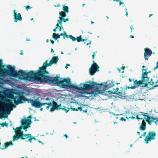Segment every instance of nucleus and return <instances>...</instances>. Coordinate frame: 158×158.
Returning <instances> with one entry per match:
<instances>
[{"label":"nucleus","mask_w":158,"mask_h":158,"mask_svg":"<svg viewBox=\"0 0 158 158\" xmlns=\"http://www.w3.org/2000/svg\"><path fill=\"white\" fill-rule=\"evenodd\" d=\"M0 73L2 76H9L14 77H18L19 78L25 80L34 81L36 82L45 83L42 74L39 70L34 71H31L27 73L25 71L20 70L18 72L15 70V67L10 65L7 66V69H3Z\"/></svg>","instance_id":"1"},{"label":"nucleus","mask_w":158,"mask_h":158,"mask_svg":"<svg viewBox=\"0 0 158 158\" xmlns=\"http://www.w3.org/2000/svg\"><path fill=\"white\" fill-rule=\"evenodd\" d=\"M58 60V56H53L49 61V63H48L47 60L43 64L42 66L40 67L39 69L40 73L42 74L45 83L56 84L58 86L60 87L62 84V82L64 81V78L61 80L58 79L59 77L57 75H56V77H53L46 75L49 74L48 72L46 71V67L51 66L53 64H56Z\"/></svg>","instance_id":"2"},{"label":"nucleus","mask_w":158,"mask_h":158,"mask_svg":"<svg viewBox=\"0 0 158 158\" xmlns=\"http://www.w3.org/2000/svg\"><path fill=\"white\" fill-rule=\"evenodd\" d=\"M62 82V84L60 86L61 88L67 89L70 88L80 90H89L94 88L97 89L98 85H100L95 82L89 81L88 82V84H83V87H78L72 84L70 79L69 78H64V81Z\"/></svg>","instance_id":"3"},{"label":"nucleus","mask_w":158,"mask_h":158,"mask_svg":"<svg viewBox=\"0 0 158 158\" xmlns=\"http://www.w3.org/2000/svg\"><path fill=\"white\" fill-rule=\"evenodd\" d=\"M25 93L23 92H21L20 94H19L18 99L17 100H14V103L16 105H17L19 104H21L23 103L25 101H27L28 103L30 100V99L27 98L24 96L23 95Z\"/></svg>","instance_id":"4"},{"label":"nucleus","mask_w":158,"mask_h":158,"mask_svg":"<svg viewBox=\"0 0 158 158\" xmlns=\"http://www.w3.org/2000/svg\"><path fill=\"white\" fill-rule=\"evenodd\" d=\"M145 72L142 73L141 81L144 85L145 87H147L148 84H149L150 78L147 76L148 72H147V69H144Z\"/></svg>","instance_id":"5"},{"label":"nucleus","mask_w":158,"mask_h":158,"mask_svg":"<svg viewBox=\"0 0 158 158\" xmlns=\"http://www.w3.org/2000/svg\"><path fill=\"white\" fill-rule=\"evenodd\" d=\"M27 118L28 119L26 118L23 119L21 121L22 127L24 130L26 129V131H27L26 129L27 128L30 127V125L31 123V119H32L31 116L29 115L27 117Z\"/></svg>","instance_id":"6"},{"label":"nucleus","mask_w":158,"mask_h":158,"mask_svg":"<svg viewBox=\"0 0 158 158\" xmlns=\"http://www.w3.org/2000/svg\"><path fill=\"white\" fill-rule=\"evenodd\" d=\"M29 103L31 104V105L35 108H39L44 105H45L46 103L40 102L37 98L36 99H30Z\"/></svg>","instance_id":"7"},{"label":"nucleus","mask_w":158,"mask_h":158,"mask_svg":"<svg viewBox=\"0 0 158 158\" xmlns=\"http://www.w3.org/2000/svg\"><path fill=\"white\" fill-rule=\"evenodd\" d=\"M93 63L92 64L91 67L89 69V74L91 75H94L96 72L99 71V67L94 61H93Z\"/></svg>","instance_id":"8"},{"label":"nucleus","mask_w":158,"mask_h":158,"mask_svg":"<svg viewBox=\"0 0 158 158\" xmlns=\"http://www.w3.org/2000/svg\"><path fill=\"white\" fill-rule=\"evenodd\" d=\"M156 134L154 131H150L148 134L147 135L144 139V141L147 143H148L149 141L154 140L155 138Z\"/></svg>","instance_id":"9"},{"label":"nucleus","mask_w":158,"mask_h":158,"mask_svg":"<svg viewBox=\"0 0 158 158\" xmlns=\"http://www.w3.org/2000/svg\"><path fill=\"white\" fill-rule=\"evenodd\" d=\"M21 134L22 135L21 139L24 140L29 138L28 140L30 143L32 142V140L33 139L34 140H36L35 137L31 136V134H24L23 131H21Z\"/></svg>","instance_id":"10"},{"label":"nucleus","mask_w":158,"mask_h":158,"mask_svg":"<svg viewBox=\"0 0 158 158\" xmlns=\"http://www.w3.org/2000/svg\"><path fill=\"white\" fill-rule=\"evenodd\" d=\"M14 22H17L18 21H21L22 20V19L21 17V14L19 13L17 14L16 10H14Z\"/></svg>","instance_id":"11"},{"label":"nucleus","mask_w":158,"mask_h":158,"mask_svg":"<svg viewBox=\"0 0 158 158\" xmlns=\"http://www.w3.org/2000/svg\"><path fill=\"white\" fill-rule=\"evenodd\" d=\"M144 57L145 60H148V58L151 56L152 52L151 50L148 48L144 49Z\"/></svg>","instance_id":"12"},{"label":"nucleus","mask_w":158,"mask_h":158,"mask_svg":"<svg viewBox=\"0 0 158 158\" xmlns=\"http://www.w3.org/2000/svg\"><path fill=\"white\" fill-rule=\"evenodd\" d=\"M52 107L51 108L50 111L52 112L54 111V110H60V107L61 106V104H60L59 105H58L57 103L55 101H52Z\"/></svg>","instance_id":"13"},{"label":"nucleus","mask_w":158,"mask_h":158,"mask_svg":"<svg viewBox=\"0 0 158 158\" xmlns=\"http://www.w3.org/2000/svg\"><path fill=\"white\" fill-rule=\"evenodd\" d=\"M134 84L132 86L131 88L135 89L138 87L140 85L143 84L142 81L141 80L138 81L137 80H135L133 81Z\"/></svg>","instance_id":"14"},{"label":"nucleus","mask_w":158,"mask_h":158,"mask_svg":"<svg viewBox=\"0 0 158 158\" xmlns=\"http://www.w3.org/2000/svg\"><path fill=\"white\" fill-rule=\"evenodd\" d=\"M6 104H3L2 105L5 107H6V106H8V107L10 109V108H12L14 106V104L11 101V100L10 99H7L6 101Z\"/></svg>","instance_id":"15"},{"label":"nucleus","mask_w":158,"mask_h":158,"mask_svg":"<svg viewBox=\"0 0 158 158\" xmlns=\"http://www.w3.org/2000/svg\"><path fill=\"white\" fill-rule=\"evenodd\" d=\"M97 91H93L91 92L88 91H84L83 92L81 93V94L82 95L81 96L82 97H84L83 95L84 94H91V96H94L95 95H96L98 94L97 93H96Z\"/></svg>","instance_id":"16"},{"label":"nucleus","mask_w":158,"mask_h":158,"mask_svg":"<svg viewBox=\"0 0 158 158\" xmlns=\"http://www.w3.org/2000/svg\"><path fill=\"white\" fill-rule=\"evenodd\" d=\"M16 134L13 137V140L12 141H15L16 140H18L19 138L21 139V131H20V132L19 134L17 133L16 132Z\"/></svg>","instance_id":"17"},{"label":"nucleus","mask_w":158,"mask_h":158,"mask_svg":"<svg viewBox=\"0 0 158 158\" xmlns=\"http://www.w3.org/2000/svg\"><path fill=\"white\" fill-rule=\"evenodd\" d=\"M146 129V123L144 120H143L139 127V129L141 131H144Z\"/></svg>","instance_id":"18"},{"label":"nucleus","mask_w":158,"mask_h":158,"mask_svg":"<svg viewBox=\"0 0 158 158\" xmlns=\"http://www.w3.org/2000/svg\"><path fill=\"white\" fill-rule=\"evenodd\" d=\"M13 143H12V141H10L8 142H7L5 143V145L3 146V148H2V149H4L7 148L8 146L10 145H13Z\"/></svg>","instance_id":"19"},{"label":"nucleus","mask_w":158,"mask_h":158,"mask_svg":"<svg viewBox=\"0 0 158 158\" xmlns=\"http://www.w3.org/2000/svg\"><path fill=\"white\" fill-rule=\"evenodd\" d=\"M123 88L122 89V88H121V89L117 93V94L120 96H124L125 95V92Z\"/></svg>","instance_id":"20"},{"label":"nucleus","mask_w":158,"mask_h":158,"mask_svg":"<svg viewBox=\"0 0 158 158\" xmlns=\"http://www.w3.org/2000/svg\"><path fill=\"white\" fill-rule=\"evenodd\" d=\"M156 119L154 120H146L145 121L147 122L150 125H151L152 123V122L155 123L156 124H158V118H156Z\"/></svg>","instance_id":"21"},{"label":"nucleus","mask_w":158,"mask_h":158,"mask_svg":"<svg viewBox=\"0 0 158 158\" xmlns=\"http://www.w3.org/2000/svg\"><path fill=\"white\" fill-rule=\"evenodd\" d=\"M52 37L55 40H57L58 39H59L60 38V37L59 34H57L56 33H54L52 34Z\"/></svg>","instance_id":"22"},{"label":"nucleus","mask_w":158,"mask_h":158,"mask_svg":"<svg viewBox=\"0 0 158 158\" xmlns=\"http://www.w3.org/2000/svg\"><path fill=\"white\" fill-rule=\"evenodd\" d=\"M65 13H66V12H65L63 11L60 12H59V15L60 16L59 17V18L61 19H63L66 16V14Z\"/></svg>","instance_id":"23"},{"label":"nucleus","mask_w":158,"mask_h":158,"mask_svg":"<svg viewBox=\"0 0 158 158\" xmlns=\"http://www.w3.org/2000/svg\"><path fill=\"white\" fill-rule=\"evenodd\" d=\"M76 40H77V41L78 42H80L81 41L84 42L85 41L87 40V39H82V37H81V35H80L79 36L77 37L76 38Z\"/></svg>","instance_id":"24"},{"label":"nucleus","mask_w":158,"mask_h":158,"mask_svg":"<svg viewBox=\"0 0 158 158\" xmlns=\"http://www.w3.org/2000/svg\"><path fill=\"white\" fill-rule=\"evenodd\" d=\"M63 10L64 12L68 13L69 11V8L68 6H65L64 5H63Z\"/></svg>","instance_id":"25"},{"label":"nucleus","mask_w":158,"mask_h":158,"mask_svg":"<svg viewBox=\"0 0 158 158\" xmlns=\"http://www.w3.org/2000/svg\"><path fill=\"white\" fill-rule=\"evenodd\" d=\"M23 128L22 127H22H17L16 129H15V128H13V129L14 130H15V132L16 133V132L17 133L19 134L20 132V131H22L20 130L22 129Z\"/></svg>","instance_id":"26"},{"label":"nucleus","mask_w":158,"mask_h":158,"mask_svg":"<svg viewBox=\"0 0 158 158\" xmlns=\"http://www.w3.org/2000/svg\"><path fill=\"white\" fill-rule=\"evenodd\" d=\"M146 118L145 117H144L143 118V119H145L146 120H149L150 119H152L153 120H154L155 119H156V118L154 117H150L149 116H146Z\"/></svg>","instance_id":"27"},{"label":"nucleus","mask_w":158,"mask_h":158,"mask_svg":"<svg viewBox=\"0 0 158 158\" xmlns=\"http://www.w3.org/2000/svg\"><path fill=\"white\" fill-rule=\"evenodd\" d=\"M2 60H0V73H1V70L3 69H4V66L2 65ZM0 75L2 76V74L1 73H0Z\"/></svg>","instance_id":"28"},{"label":"nucleus","mask_w":158,"mask_h":158,"mask_svg":"<svg viewBox=\"0 0 158 158\" xmlns=\"http://www.w3.org/2000/svg\"><path fill=\"white\" fill-rule=\"evenodd\" d=\"M119 88H117L116 89H114L113 90V91H110L109 92H110V94H115L118 92L119 91Z\"/></svg>","instance_id":"29"},{"label":"nucleus","mask_w":158,"mask_h":158,"mask_svg":"<svg viewBox=\"0 0 158 158\" xmlns=\"http://www.w3.org/2000/svg\"><path fill=\"white\" fill-rule=\"evenodd\" d=\"M70 109L72 110L73 111H78V110H79L80 111H82V108L81 107H78L77 109L71 107Z\"/></svg>","instance_id":"30"},{"label":"nucleus","mask_w":158,"mask_h":158,"mask_svg":"<svg viewBox=\"0 0 158 158\" xmlns=\"http://www.w3.org/2000/svg\"><path fill=\"white\" fill-rule=\"evenodd\" d=\"M60 110H62L65 111L67 113L69 110V108H66L64 106L63 107H60Z\"/></svg>","instance_id":"31"},{"label":"nucleus","mask_w":158,"mask_h":158,"mask_svg":"<svg viewBox=\"0 0 158 158\" xmlns=\"http://www.w3.org/2000/svg\"><path fill=\"white\" fill-rule=\"evenodd\" d=\"M2 110L3 109L1 108H0V117L2 118H4V117H7V115H6V114H5L4 115V116L2 115Z\"/></svg>","instance_id":"32"},{"label":"nucleus","mask_w":158,"mask_h":158,"mask_svg":"<svg viewBox=\"0 0 158 158\" xmlns=\"http://www.w3.org/2000/svg\"><path fill=\"white\" fill-rule=\"evenodd\" d=\"M1 125L2 127H3L5 126L6 127H7L8 126V123H7L6 122L2 123H1Z\"/></svg>","instance_id":"33"},{"label":"nucleus","mask_w":158,"mask_h":158,"mask_svg":"<svg viewBox=\"0 0 158 158\" xmlns=\"http://www.w3.org/2000/svg\"><path fill=\"white\" fill-rule=\"evenodd\" d=\"M69 38L72 41H74L76 40V38L74 37L72 35H69Z\"/></svg>","instance_id":"34"},{"label":"nucleus","mask_w":158,"mask_h":158,"mask_svg":"<svg viewBox=\"0 0 158 158\" xmlns=\"http://www.w3.org/2000/svg\"><path fill=\"white\" fill-rule=\"evenodd\" d=\"M59 19L57 21V23L60 25V26H62V22L63 21V19L59 18Z\"/></svg>","instance_id":"35"},{"label":"nucleus","mask_w":158,"mask_h":158,"mask_svg":"<svg viewBox=\"0 0 158 158\" xmlns=\"http://www.w3.org/2000/svg\"><path fill=\"white\" fill-rule=\"evenodd\" d=\"M45 103L46 104H45V105L46 104V105H48V106H47L46 108L47 110H48V109L49 108L50 106H51L52 105V104L51 102L48 103Z\"/></svg>","instance_id":"36"},{"label":"nucleus","mask_w":158,"mask_h":158,"mask_svg":"<svg viewBox=\"0 0 158 158\" xmlns=\"http://www.w3.org/2000/svg\"><path fill=\"white\" fill-rule=\"evenodd\" d=\"M155 79L156 81H155V83L156 84V85H158V77H154V79Z\"/></svg>","instance_id":"37"},{"label":"nucleus","mask_w":158,"mask_h":158,"mask_svg":"<svg viewBox=\"0 0 158 158\" xmlns=\"http://www.w3.org/2000/svg\"><path fill=\"white\" fill-rule=\"evenodd\" d=\"M32 8V7H30V6L28 5L25 6V8L27 11H28V10L31 8Z\"/></svg>","instance_id":"38"},{"label":"nucleus","mask_w":158,"mask_h":158,"mask_svg":"<svg viewBox=\"0 0 158 158\" xmlns=\"http://www.w3.org/2000/svg\"><path fill=\"white\" fill-rule=\"evenodd\" d=\"M153 80V79H151V81H149V83H150V85H154V83H155V82H154V81H152Z\"/></svg>","instance_id":"39"},{"label":"nucleus","mask_w":158,"mask_h":158,"mask_svg":"<svg viewBox=\"0 0 158 158\" xmlns=\"http://www.w3.org/2000/svg\"><path fill=\"white\" fill-rule=\"evenodd\" d=\"M114 85L113 84H112L110 85H109L108 84H106V87L107 88H110L111 87L113 86Z\"/></svg>","instance_id":"40"},{"label":"nucleus","mask_w":158,"mask_h":158,"mask_svg":"<svg viewBox=\"0 0 158 158\" xmlns=\"http://www.w3.org/2000/svg\"><path fill=\"white\" fill-rule=\"evenodd\" d=\"M65 37L66 38H68V37H69V35H67L65 32H64V35L63 36V38L64 39H65Z\"/></svg>","instance_id":"41"},{"label":"nucleus","mask_w":158,"mask_h":158,"mask_svg":"<svg viewBox=\"0 0 158 158\" xmlns=\"http://www.w3.org/2000/svg\"><path fill=\"white\" fill-rule=\"evenodd\" d=\"M63 21L64 23L66 22L67 21H68L69 20V19L68 18H67L66 19H64V18L63 19Z\"/></svg>","instance_id":"42"},{"label":"nucleus","mask_w":158,"mask_h":158,"mask_svg":"<svg viewBox=\"0 0 158 158\" xmlns=\"http://www.w3.org/2000/svg\"><path fill=\"white\" fill-rule=\"evenodd\" d=\"M131 85V87H130L129 86H127L126 87H125L126 89V90H127V89H133L134 88H131L132 86V85Z\"/></svg>","instance_id":"43"},{"label":"nucleus","mask_w":158,"mask_h":158,"mask_svg":"<svg viewBox=\"0 0 158 158\" xmlns=\"http://www.w3.org/2000/svg\"><path fill=\"white\" fill-rule=\"evenodd\" d=\"M97 51H96L95 52H94L93 53V55L92 56V58L93 59H94V58L95 54V53H97Z\"/></svg>","instance_id":"44"},{"label":"nucleus","mask_w":158,"mask_h":158,"mask_svg":"<svg viewBox=\"0 0 158 158\" xmlns=\"http://www.w3.org/2000/svg\"><path fill=\"white\" fill-rule=\"evenodd\" d=\"M120 119L121 121H124L125 122L126 121V119H125L123 117H122Z\"/></svg>","instance_id":"45"},{"label":"nucleus","mask_w":158,"mask_h":158,"mask_svg":"<svg viewBox=\"0 0 158 158\" xmlns=\"http://www.w3.org/2000/svg\"><path fill=\"white\" fill-rule=\"evenodd\" d=\"M116 2H119V5L120 6H121L122 4H123V3L122 2H121V1L120 0L116 1Z\"/></svg>","instance_id":"46"},{"label":"nucleus","mask_w":158,"mask_h":158,"mask_svg":"<svg viewBox=\"0 0 158 158\" xmlns=\"http://www.w3.org/2000/svg\"><path fill=\"white\" fill-rule=\"evenodd\" d=\"M135 80V78H133V79H131L130 78H129L128 79L129 81L130 82H131L132 81H134Z\"/></svg>","instance_id":"47"},{"label":"nucleus","mask_w":158,"mask_h":158,"mask_svg":"<svg viewBox=\"0 0 158 158\" xmlns=\"http://www.w3.org/2000/svg\"><path fill=\"white\" fill-rule=\"evenodd\" d=\"M142 71H144V70H143V69H147L146 68V67L145 66H144V65H143V66H142Z\"/></svg>","instance_id":"48"},{"label":"nucleus","mask_w":158,"mask_h":158,"mask_svg":"<svg viewBox=\"0 0 158 158\" xmlns=\"http://www.w3.org/2000/svg\"><path fill=\"white\" fill-rule=\"evenodd\" d=\"M146 134V132H143V134H142V135H141L142 136H145Z\"/></svg>","instance_id":"49"},{"label":"nucleus","mask_w":158,"mask_h":158,"mask_svg":"<svg viewBox=\"0 0 158 158\" xmlns=\"http://www.w3.org/2000/svg\"><path fill=\"white\" fill-rule=\"evenodd\" d=\"M130 29H131V31L132 32V30L134 29V28H133V26L132 25H131L130 27Z\"/></svg>","instance_id":"50"},{"label":"nucleus","mask_w":158,"mask_h":158,"mask_svg":"<svg viewBox=\"0 0 158 158\" xmlns=\"http://www.w3.org/2000/svg\"><path fill=\"white\" fill-rule=\"evenodd\" d=\"M50 41L52 44H53L54 43V41L51 39L50 40Z\"/></svg>","instance_id":"51"},{"label":"nucleus","mask_w":158,"mask_h":158,"mask_svg":"<svg viewBox=\"0 0 158 158\" xmlns=\"http://www.w3.org/2000/svg\"><path fill=\"white\" fill-rule=\"evenodd\" d=\"M56 28L57 29L58 28V27H60V26H59V24L57 23V24H56Z\"/></svg>","instance_id":"52"},{"label":"nucleus","mask_w":158,"mask_h":158,"mask_svg":"<svg viewBox=\"0 0 158 158\" xmlns=\"http://www.w3.org/2000/svg\"><path fill=\"white\" fill-rule=\"evenodd\" d=\"M158 68V66L156 65L155 67L153 68L154 71H155L156 69H157Z\"/></svg>","instance_id":"53"},{"label":"nucleus","mask_w":158,"mask_h":158,"mask_svg":"<svg viewBox=\"0 0 158 158\" xmlns=\"http://www.w3.org/2000/svg\"><path fill=\"white\" fill-rule=\"evenodd\" d=\"M54 6L55 7H60V5L59 4H57V5H54Z\"/></svg>","instance_id":"54"},{"label":"nucleus","mask_w":158,"mask_h":158,"mask_svg":"<svg viewBox=\"0 0 158 158\" xmlns=\"http://www.w3.org/2000/svg\"><path fill=\"white\" fill-rule=\"evenodd\" d=\"M68 66H70V65L69 64H67L66 65L65 67V68L67 69L68 68Z\"/></svg>","instance_id":"55"},{"label":"nucleus","mask_w":158,"mask_h":158,"mask_svg":"<svg viewBox=\"0 0 158 158\" xmlns=\"http://www.w3.org/2000/svg\"><path fill=\"white\" fill-rule=\"evenodd\" d=\"M59 27V31H61V28H62V26H60V27Z\"/></svg>","instance_id":"56"},{"label":"nucleus","mask_w":158,"mask_h":158,"mask_svg":"<svg viewBox=\"0 0 158 158\" xmlns=\"http://www.w3.org/2000/svg\"><path fill=\"white\" fill-rule=\"evenodd\" d=\"M91 40H89V43H87L86 44L87 45H88L89 44H91Z\"/></svg>","instance_id":"57"},{"label":"nucleus","mask_w":158,"mask_h":158,"mask_svg":"<svg viewBox=\"0 0 158 158\" xmlns=\"http://www.w3.org/2000/svg\"><path fill=\"white\" fill-rule=\"evenodd\" d=\"M136 118L138 119V120H139L140 119V118H139V117H138V115H137L136 116Z\"/></svg>","instance_id":"58"},{"label":"nucleus","mask_w":158,"mask_h":158,"mask_svg":"<svg viewBox=\"0 0 158 158\" xmlns=\"http://www.w3.org/2000/svg\"><path fill=\"white\" fill-rule=\"evenodd\" d=\"M144 113V114H143V116L146 117V116H147L146 114H148V113Z\"/></svg>","instance_id":"59"},{"label":"nucleus","mask_w":158,"mask_h":158,"mask_svg":"<svg viewBox=\"0 0 158 158\" xmlns=\"http://www.w3.org/2000/svg\"><path fill=\"white\" fill-rule=\"evenodd\" d=\"M129 118H130L131 119H134L135 118L133 116H132L131 117H130Z\"/></svg>","instance_id":"60"},{"label":"nucleus","mask_w":158,"mask_h":158,"mask_svg":"<svg viewBox=\"0 0 158 158\" xmlns=\"http://www.w3.org/2000/svg\"><path fill=\"white\" fill-rule=\"evenodd\" d=\"M83 112L87 113V110H85L83 111Z\"/></svg>","instance_id":"61"},{"label":"nucleus","mask_w":158,"mask_h":158,"mask_svg":"<svg viewBox=\"0 0 158 158\" xmlns=\"http://www.w3.org/2000/svg\"><path fill=\"white\" fill-rule=\"evenodd\" d=\"M64 136L65 137L66 139H67L68 138V135L66 134H65L64 135Z\"/></svg>","instance_id":"62"},{"label":"nucleus","mask_w":158,"mask_h":158,"mask_svg":"<svg viewBox=\"0 0 158 158\" xmlns=\"http://www.w3.org/2000/svg\"><path fill=\"white\" fill-rule=\"evenodd\" d=\"M64 34H63V33H61L60 34H59L60 37V36H62V35L64 36Z\"/></svg>","instance_id":"63"},{"label":"nucleus","mask_w":158,"mask_h":158,"mask_svg":"<svg viewBox=\"0 0 158 158\" xmlns=\"http://www.w3.org/2000/svg\"><path fill=\"white\" fill-rule=\"evenodd\" d=\"M51 51L52 53H53L54 52L53 49L52 48H51Z\"/></svg>","instance_id":"64"}]
</instances>
